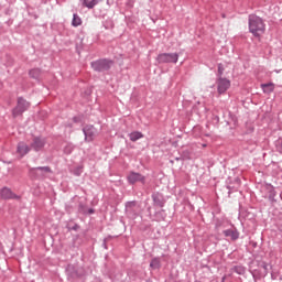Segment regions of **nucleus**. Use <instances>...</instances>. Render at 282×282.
I'll use <instances>...</instances> for the list:
<instances>
[{"label": "nucleus", "mask_w": 282, "mask_h": 282, "mask_svg": "<svg viewBox=\"0 0 282 282\" xmlns=\"http://www.w3.org/2000/svg\"><path fill=\"white\" fill-rule=\"evenodd\" d=\"M30 109V101L25 100L23 97H18L17 106L12 110L13 118L22 116Z\"/></svg>", "instance_id": "39448f33"}, {"label": "nucleus", "mask_w": 282, "mask_h": 282, "mask_svg": "<svg viewBox=\"0 0 282 282\" xmlns=\"http://www.w3.org/2000/svg\"><path fill=\"white\" fill-rule=\"evenodd\" d=\"M260 87L263 94H272L274 91V83L261 84Z\"/></svg>", "instance_id": "dca6fc26"}, {"label": "nucleus", "mask_w": 282, "mask_h": 282, "mask_svg": "<svg viewBox=\"0 0 282 282\" xmlns=\"http://www.w3.org/2000/svg\"><path fill=\"white\" fill-rule=\"evenodd\" d=\"M224 74V66L221 64H218V76H223Z\"/></svg>", "instance_id": "c756f323"}, {"label": "nucleus", "mask_w": 282, "mask_h": 282, "mask_svg": "<svg viewBox=\"0 0 282 282\" xmlns=\"http://www.w3.org/2000/svg\"><path fill=\"white\" fill-rule=\"evenodd\" d=\"M180 61L178 53H161L156 56V63L159 65L173 64L175 65Z\"/></svg>", "instance_id": "f03ea898"}, {"label": "nucleus", "mask_w": 282, "mask_h": 282, "mask_svg": "<svg viewBox=\"0 0 282 282\" xmlns=\"http://www.w3.org/2000/svg\"><path fill=\"white\" fill-rule=\"evenodd\" d=\"M262 268L265 271V274H268V264H263Z\"/></svg>", "instance_id": "72a5a7b5"}, {"label": "nucleus", "mask_w": 282, "mask_h": 282, "mask_svg": "<svg viewBox=\"0 0 282 282\" xmlns=\"http://www.w3.org/2000/svg\"><path fill=\"white\" fill-rule=\"evenodd\" d=\"M236 184H238V186L241 184V180L236 178Z\"/></svg>", "instance_id": "f704fd0d"}, {"label": "nucleus", "mask_w": 282, "mask_h": 282, "mask_svg": "<svg viewBox=\"0 0 282 282\" xmlns=\"http://www.w3.org/2000/svg\"><path fill=\"white\" fill-rule=\"evenodd\" d=\"M17 151H18L19 155H21V158H23L30 153V148L28 147V144L21 142L18 144Z\"/></svg>", "instance_id": "4468645a"}, {"label": "nucleus", "mask_w": 282, "mask_h": 282, "mask_svg": "<svg viewBox=\"0 0 282 282\" xmlns=\"http://www.w3.org/2000/svg\"><path fill=\"white\" fill-rule=\"evenodd\" d=\"M47 173H52V167L50 166H37L31 167L29 170L30 177L33 180H45Z\"/></svg>", "instance_id": "7ed1b4c3"}, {"label": "nucleus", "mask_w": 282, "mask_h": 282, "mask_svg": "<svg viewBox=\"0 0 282 282\" xmlns=\"http://www.w3.org/2000/svg\"><path fill=\"white\" fill-rule=\"evenodd\" d=\"M79 1L84 8H88V10H94V7H90L91 0H79Z\"/></svg>", "instance_id": "5701e85b"}, {"label": "nucleus", "mask_w": 282, "mask_h": 282, "mask_svg": "<svg viewBox=\"0 0 282 282\" xmlns=\"http://www.w3.org/2000/svg\"><path fill=\"white\" fill-rule=\"evenodd\" d=\"M274 197H276V191H274V187H271L269 189V199H270V202H272V204H274V202H276V198H274Z\"/></svg>", "instance_id": "412c9836"}, {"label": "nucleus", "mask_w": 282, "mask_h": 282, "mask_svg": "<svg viewBox=\"0 0 282 282\" xmlns=\"http://www.w3.org/2000/svg\"><path fill=\"white\" fill-rule=\"evenodd\" d=\"M73 122H75V123H80V122H83V118H80V117H74V118H73Z\"/></svg>", "instance_id": "7c9ffc66"}, {"label": "nucleus", "mask_w": 282, "mask_h": 282, "mask_svg": "<svg viewBox=\"0 0 282 282\" xmlns=\"http://www.w3.org/2000/svg\"><path fill=\"white\" fill-rule=\"evenodd\" d=\"M225 281H226V276H223L221 282H225Z\"/></svg>", "instance_id": "e433bc0d"}, {"label": "nucleus", "mask_w": 282, "mask_h": 282, "mask_svg": "<svg viewBox=\"0 0 282 282\" xmlns=\"http://www.w3.org/2000/svg\"><path fill=\"white\" fill-rule=\"evenodd\" d=\"M160 265V258H154L150 262V268H153L154 270H159Z\"/></svg>", "instance_id": "4be33fe9"}, {"label": "nucleus", "mask_w": 282, "mask_h": 282, "mask_svg": "<svg viewBox=\"0 0 282 282\" xmlns=\"http://www.w3.org/2000/svg\"><path fill=\"white\" fill-rule=\"evenodd\" d=\"M216 85H217V91L220 96L221 94H226V91L230 89V80L224 77H219L216 80Z\"/></svg>", "instance_id": "0eeeda50"}, {"label": "nucleus", "mask_w": 282, "mask_h": 282, "mask_svg": "<svg viewBox=\"0 0 282 282\" xmlns=\"http://www.w3.org/2000/svg\"><path fill=\"white\" fill-rule=\"evenodd\" d=\"M94 213H96L94 208L86 209V215H94Z\"/></svg>", "instance_id": "2f4dec72"}, {"label": "nucleus", "mask_w": 282, "mask_h": 282, "mask_svg": "<svg viewBox=\"0 0 282 282\" xmlns=\"http://www.w3.org/2000/svg\"><path fill=\"white\" fill-rule=\"evenodd\" d=\"M80 229V226L78 225V224H75L72 228H70V230H79Z\"/></svg>", "instance_id": "473e14b6"}, {"label": "nucleus", "mask_w": 282, "mask_h": 282, "mask_svg": "<svg viewBox=\"0 0 282 282\" xmlns=\"http://www.w3.org/2000/svg\"><path fill=\"white\" fill-rule=\"evenodd\" d=\"M45 147V139L41 137H35L31 143V149H34L36 152L42 151Z\"/></svg>", "instance_id": "9b49d317"}, {"label": "nucleus", "mask_w": 282, "mask_h": 282, "mask_svg": "<svg viewBox=\"0 0 282 282\" xmlns=\"http://www.w3.org/2000/svg\"><path fill=\"white\" fill-rule=\"evenodd\" d=\"M72 25L73 28H78L79 25H83V20L76 13L73 14Z\"/></svg>", "instance_id": "aec40b11"}, {"label": "nucleus", "mask_w": 282, "mask_h": 282, "mask_svg": "<svg viewBox=\"0 0 282 282\" xmlns=\"http://www.w3.org/2000/svg\"><path fill=\"white\" fill-rule=\"evenodd\" d=\"M112 65L113 61L107 58L97 59L90 63L94 72H109Z\"/></svg>", "instance_id": "20e7f679"}, {"label": "nucleus", "mask_w": 282, "mask_h": 282, "mask_svg": "<svg viewBox=\"0 0 282 282\" xmlns=\"http://www.w3.org/2000/svg\"><path fill=\"white\" fill-rule=\"evenodd\" d=\"M127 180H128V184H132V185L138 184V182H140L141 184H145L147 176H144L138 172L131 171L127 175Z\"/></svg>", "instance_id": "423d86ee"}, {"label": "nucleus", "mask_w": 282, "mask_h": 282, "mask_svg": "<svg viewBox=\"0 0 282 282\" xmlns=\"http://www.w3.org/2000/svg\"><path fill=\"white\" fill-rule=\"evenodd\" d=\"M135 200L126 203V213L127 215H135Z\"/></svg>", "instance_id": "2eb2a0df"}, {"label": "nucleus", "mask_w": 282, "mask_h": 282, "mask_svg": "<svg viewBox=\"0 0 282 282\" xmlns=\"http://www.w3.org/2000/svg\"><path fill=\"white\" fill-rule=\"evenodd\" d=\"M78 212L82 215H87V206H85L83 203H80L79 206H78Z\"/></svg>", "instance_id": "393cba45"}, {"label": "nucleus", "mask_w": 282, "mask_h": 282, "mask_svg": "<svg viewBox=\"0 0 282 282\" xmlns=\"http://www.w3.org/2000/svg\"><path fill=\"white\" fill-rule=\"evenodd\" d=\"M29 75L31 78H34L35 80H39L41 78V69L40 68H33L29 72Z\"/></svg>", "instance_id": "6ab92c4d"}, {"label": "nucleus", "mask_w": 282, "mask_h": 282, "mask_svg": "<svg viewBox=\"0 0 282 282\" xmlns=\"http://www.w3.org/2000/svg\"><path fill=\"white\" fill-rule=\"evenodd\" d=\"M152 200L154 206H159V208H164V204H166V199L162 193L156 192L152 194Z\"/></svg>", "instance_id": "9d476101"}, {"label": "nucleus", "mask_w": 282, "mask_h": 282, "mask_svg": "<svg viewBox=\"0 0 282 282\" xmlns=\"http://www.w3.org/2000/svg\"><path fill=\"white\" fill-rule=\"evenodd\" d=\"M72 151H74V147L72 145H66L64 149V153H66L67 155H69Z\"/></svg>", "instance_id": "a878e982"}, {"label": "nucleus", "mask_w": 282, "mask_h": 282, "mask_svg": "<svg viewBox=\"0 0 282 282\" xmlns=\"http://www.w3.org/2000/svg\"><path fill=\"white\" fill-rule=\"evenodd\" d=\"M227 188L229 189V192L232 191V187H230V186H228Z\"/></svg>", "instance_id": "4c0bfd02"}, {"label": "nucleus", "mask_w": 282, "mask_h": 282, "mask_svg": "<svg viewBox=\"0 0 282 282\" xmlns=\"http://www.w3.org/2000/svg\"><path fill=\"white\" fill-rule=\"evenodd\" d=\"M275 147H276V151H279V153H282V140L276 141Z\"/></svg>", "instance_id": "c85d7f7f"}, {"label": "nucleus", "mask_w": 282, "mask_h": 282, "mask_svg": "<svg viewBox=\"0 0 282 282\" xmlns=\"http://www.w3.org/2000/svg\"><path fill=\"white\" fill-rule=\"evenodd\" d=\"M96 127L89 124L83 128V133L85 135L86 142H93L94 138H96Z\"/></svg>", "instance_id": "6e6552de"}, {"label": "nucleus", "mask_w": 282, "mask_h": 282, "mask_svg": "<svg viewBox=\"0 0 282 282\" xmlns=\"http://www.w3.org/2000/svg\"><path fill=\"white\" fill-rule=\"evenodd\" d=\"M102 246L107 250V242L106 241H104Z\"/></svg>", "instance_id": "c9c22d12"}, {"label": "nucleus", "mask_w": 282, "mask_h": 282, "mask_svg": "<svg viewBox=\"0 0 282 282\" xmlns=\"http://www.w3.org/2000/svg\"><path fill=\"white\" fill-rule=\"evenodd\" d=\"M223 235L229 237L231 241H237V239H239V231L237 229H226L223 231Z\"/></svg>", "instance_id": "ddd939ff"}, {"label": "nucleus", "mask_w": 282, "mask_h": 282, "mask_svg": "<svg viewBox=\"0 0 282 282\" xmlns=\"http://www.w3.org/2000/svg\"><path fill=\"white\" fill-rule=\"evenodd\" d=\"M248 21L249 32L253 34V36L259 37L261 34L265 33V23L259 15L250 14Z\"/></svg>", "instance_id": "f257e3e1"}, {"label": "nucleus", "mask_w": 282, "mask_h": 282, "mask_svg": "<svg viewBox=\"0 0 282 282\" xmlns=\"http://www.w3.org/2000/svg\"><path fill=\"white\" fill-rule=\"evenodd\" d=\"M1 199H21V196L14 194L9 187H3L0 191Z\"/></svg>", "instance_id": "1a4fd4ad"}, {"label": "nucleus", "mask_w": 282, "mask_h": 282, "mask_svg": "<svg viewBox=\"0 0 282 282\" xmlns=\"http://www.w3.org/2000/svg\"><path fill=\"white\" fill-rule=\"evenodd\" d=\"M235 272L237 273V274H246V268L245 267H241V265H237V267H235Z\"/></svg>", "instance_id": "b1692460"}, {"label": "nucleus", "mask_w": 282, "mask_h": 282, "mask_svg": "<svg viewBox=\"0 0 282 282\" xmlns=\"http://www.w3.org/2000/svg\"><path fill=\"white\" fill-rule=\"evenodd\" d=\"M129 138L131 142H138V140H141V138H144V134H142L140 131H134L129 133Z\"/></svg>", "instance_id": "f3484780"}, {"label": "nucleus", "mask_w": 282, "mask_h": 282, "mask_svg": "<svg viewBox=\"0 0 282 282\" xmlns=\"http://www.w3.org/2000/svg\"><path fill=\"white\" fill-rule=\"evenodd\" d=\"M102 1L105 0H91L90 8H96V6H98V3H102Z\"/></svg>", "instance_id": "cd10ccee"}, {"label": "nucleus", "mask_w": 282, "mask_h": 282, "mask_svg": "<svg viewBox=\"0 0 282 282\" xmlns=\"http://www.w3.org/2000/svg\"><path fill=\"white\" fill-rule=\"evenodd\" d=\"M74 175H76L77 177L80 176L83 174V167H77L74 170Z\"/></svg>", "instance_id": "bb28decb"}, {"label": "nucleus", "mask_w": 282, "mask_h": 282, "mask_svg": "<svg viewBox=\"0 0 282 282\" xmlns=\"http://www.w3.org/2000/svg\"><path fill=\"white\" fill-rule=\"evenodd\" d=\"M66 272H67L68 276H72V279L83 276V273H79L78 269L74 264H68L66 268Z\"/></svg>", "instance_id": "f8f14e48"}, {"label": "nucleus", "mask_w": 282, "mask_h": 282, "mask_svg": "<svg viewBox=\"0 0 282 282\" xmlns=\"http://www.w3.org/2000/svg\"><path fill=\"white\" fill-rule=\"evenodd\" d=\"M164 219H166V212L163 209L154 214V221H164Z\"/></svg>", "instance_id": "a211bd4d"}]
</instances>
